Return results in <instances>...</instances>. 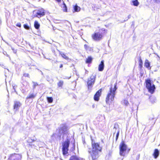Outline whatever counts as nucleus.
Masks as SVG:
<instances>
[{"label": "nucleus", "mask_w": 160, "mask_h": 160, "mask_svg": "<svg viewBox=\"0 0 160 160\" xmlns=\"http://www.w3.org/2000/svg\"><path fill=\"white\" fill-rule=\"evenodd\" d=\"M92 150L89 151L92 158V160H96L99 157V152H101L102 148L98 143H96L92 141Z\"/></svg>", "instance_id": "nucleus-1"}, {"label": "nucleus", "mask_w": 160, "mask_h": 160, "mask_svg": "<svg viewBox=\"0 0 160 160\" xmlns=\"http://www.w3.org/2000/svg\"><path fill=\"white\" fill-rule=\"evenodd\" d=\"M116 89V84H115L113 90H112V87H111L110 88L106 98V101L107 103H109V102H111L114 100L115 96V92Z\"/></svg>", "instance_id": "nucleus-2"}, {"label": "nucleus", "mask_w": 160, "mask_h": 160, "mask_svg": "<svg viewBox=\"0 0 160 160\" xmlns=\"http://www.w3.org/2000/svg\"><path fill=\"white\" fill-rule=\"evenodd\" d=\"M70 141L67 139L62 143V152L63 155H68V147L70 144Z\"/></svg>", "instance_id": "nucleus-3"}, {"label": "nucleus", "mask_w": 160, "mask_h": 160, "mask_svg": "<svg viewBox=\"0 0 160 160\" xmlns=\"http://www.w3.org/2000/svg\"><path fill=\"white\" fill-rule=\"evenodd\" d=\"M146 87L148 89L149 92L151 93H153L155 88L154 85L152 84L151 81L149 79L146 80Z\"/></svg>", "instance_id": "nucleus-4"}, {"label": "nucleus", "mask_w": 160, "mask_h": 160, "mask_svg": "<svg viewBox=\"0 0 160 160\" xmlns=\"http://www.w3.org/2000/svg\"><path fill=\"white\" fill-rule=\"evenodd\" d=\"M127 148V146L123 142H121L119 145L120 155L124 156Z\"/></svg>", "instance_id": "nucleus-5"}, {"label": "nucleus", "mask_w": 160, "mask_h": 160, "mask_svg": "<svg viewBox=\"0 0 160 160\" xmlns=\"http://www.w3.org/2000/svg\"><path fill=\"white\" fill-rule=\"evenodd\" d=\"M95 80V76L92 75L91 76L90 78L88 79L87 84L88 89L91 88L94 84Z\"/></svg>", "instance_id": "nucleus-6"}, {"label": "nucleus", "mask_w": 160, "mask_h": 160, "mask_svg": "<svg viewBox=\"0 0 160 160\" xmlns=\"http://www.w3.org/2000/svg\"><path fill=\"white\" fill-rule=\"evenodd\" d=\"M67 133L68 128L66 126L62 125L60 127L59 130V136H60L62 134H66Z\"/></svg>", "instance_id": "nucleus-7"}, {"label": "nucleus", "mask_w": 160, "mask_h": 160, "mask_svg": "<svg viewBox=\"0 0 160 160\" xmlns=\"http://www.w3.org/2000/svg\"><path fill=\"white\" fill-rule=\"evenodd\" d=\"M102 37V33L99 32H96L92 35L93 39L95 40H99Z\"/></svg>", "instance_id": "nucleus-8"}, {"label": "nucleus", "mask_w": 160, "mask_h": 160, "mask_svg": "<svg viewBox=\"0 0 160 160\" xmlns=\"http://www.w3.org/2000/svg\"><path fill=\"white\" fill-rule=\"evenodd\" d=\"M21 156L19 154L14 153L11 155L9 159L10 160H21Z\"/></svg>", "instance_id": "nucleus-9"}, {"label": "nucleus", "mask_w": 160, "mask_h": 160, "mask_svg": "<svg viewBox=\"0 0 160 160\" xmlns=\"http://www.w3.org/2000/svg\"><path fill=\"white\" fill-rule=\"evenodd\" d=\"M44 15V10L42 8L39 9L37 11L36 14V16L38 18H40L42 17Z\"/></svg>", "instance_id": "nucleus-10"}, {"label": "nucleus", "mask_w": 160, "mask_h": 160, "mask_svg": "<svg viewBox=\"0 0 160 160\" xmlns=\"http://www.w3.org/2000/svg\"><path fill=\"white\" fill-rule=\"evenodd\" d=\"M102 92V89H100L94 95V100L96 101H98L99 100V98L101 96Z\"/></svg>", "instance_id": "nucleus-11"}, {"label": "nucleus", "mask_w": 160, "mask_h": 160, "mask_svg": "<svg viewBox=\"0 0 160 160\" xmlns=\"http://www.w3.org/2000/svg\"><path fill=\"white\" fill-rule=\"evenodd\" d=\"M21 105V103L19 102H15L14 108L16 110H17Z\"/></svg>", "instance_id": "nucleus-12"}, {"label": "nucleus", "mask_w": 160, "mask_h": 160, "mask_svg": "<svg viewBox=\"0 0 160 160\" xmlns=\"http://www.w3.org/2000/svg\"><path fill=\"white\" fill-rule=\"evenodd\" d=\"M104 67V64L103 61H102L100 64L98 66V70L100 71H102L103 70Z\"/></svg>", "instance_id": "nucleus-13"}, {"label": "nucleus", "mask_w": 160, "mask_h": 160, "mask_svg": "<svg viewBox=\"0 0 160 160\" xmlns=\"http://www.w3.org/2000/svg\"><path fill=\"white\" fill-rule=\"evenodd\" d=\"M36 96V94L33 93H30L27 96L26 98V100H27L29 99H33Z\"/></svg>", "instance_id": "nucleus-14"}, {"label": "nucleus", "mask_w": 160, "mask_h": 160, "mask_svg": "<svg viewBox=\"0 0 160 160\" xmlns=\"http://www.w3.org/2000/svg\"><path fill=\"white\" fill-rule=\"evenodd\" d=\"M130 3L131 5L135 6H138L139 3L138 0H132Z\"/></svg>", "instance_id": "nucleus-15"}, {"label": "nucleus", "mask_w": 160, "mask_h": 160, "mask_svg": "<svg viewBox=\"0 0 160 160\" xmlns=\"http://www.w3.org/2000/svg\"><path fill=\"white\" fill-rule=\"evenodd\" d=\"M159 154V152L158 150L157 149H156L155 150L153 154V156H154V158L155 159L157 158L158 157Z\"/></svg>", "instance_id": "nucleus-16"}, {"label": "nucleus", "mask_w": 160, "mask_h": 160, "mask_svg": "<svg viewBox=\"0 0 160 160\" xmlns=\"http://www.w3.org/2000/svg\"><path fill=\"white\" fill-rule=\"evenodd\" d=\"M144 66L149 69H150L151 68V67H150V63L147 59L145 60Z\"/></svg>", "instance_id": "nucleus-17"}, {"label": "nucleus", "mask_w": 160, "mask_h": 160, "mask_svg": "<svg viewBox=\"0 0 160 160\" xmlns=\"http://www.w3.org/2000/svg\"><path fill=\"white\" fill-rule=\"evenodd\" d=\"M69 160H83V159L81 158H79L76 156H72L71 157Z\"/></svg>", "instance_id": "nucleus-18"}, {"label": "nucleus", "mask_w": 160, "mask_h": 160, "mask_svg": "<svg viewBox=\"0 0 160 160\" xmlns=\"http://www.w3.org/2000/svg\"><path fill=\"white\" fill-rule=\"evenodd\" d=\"M74 10L75 12H78L80 10L81 8L77 5H76L74 7Z\"/></svg>", "instance_id": "nucleus-19"}, {"label": "nucleus", "mask_w": 160, "mask_h": 160, "mask_svg": "<svg viewBox=\"0 0 160 160\" xmlns=\"http://www.w3.org/2000/svg\"><path fill=\"white\" fill-rule=\"evenodd\" d=\"M92 59L91 57H88L87 59L86 62V63H90L91 62Z\"/></svg>", "instance_id": "nucleus-20"}, {"label": "nucleus", "mask_w": 160, "mask_h": 160, "mask_svg": "<svg viewBox=\"0 0 160 160\" xmlns=\"http://www.w3.org/2000/svg\"><path fill=\"white\" fill-rule=\"evenodd\" d=\"M59 54L61 55L62 57L64 58L66 60H68L69 59L68 57L64 53H62L61 52H59Z\"/></svg>", "instance_id": "nucleus-21"}, {"label": "nucleus", "mask_w": 160, "mask_h": 160, "mask_svg": "<svg viewBox=\"0 0 160 160\" xmlns=\"http://www.w3.org/2000/svg\"><path fill=\"white\" fill-rule=\"evenodd\" d=\"M34 26L35 28L37 29H38L40 27V25L38 22L35 21L34 22Z\"/></svg>", "instance_id": "nucleus-22"}, {"label": "nucleus", "mask_w": 160, "mask_h": 160, "mask_svg": "<svg viewBox=\"0 0 160 160\" xmlns=\"http://www.w3.org/2000/svg\"><path fill=\"white\" fill-rule=\"evenodd\" d=\"M84 48L85 49L88 51H91L92 50V48H90L86 44H85L84 45Z\"/></svg>", "instance_id": "nucleus-23"}, {"label": "nucleus", "mask_w": 160, "mask_h": 160, "mask_svg": "<svg viewBox=\"0 0 160 160\" xmlns=\"http://www.w3.org/2000/svg\"><path fill=\"white\" fill-rule=\"evenodd\" d=\"M63 84V81L60 80L58 83V87L62 88Z\"/></svg>", "instance_id": "nucleus-24"}, {"label": "nucleus", "mask_w": 160, "mask_h": 160, "mask_svg": "<svg viewBox=\"0 0 160 160\" xmlns=\"http://www.w3.org/2000/svg\"><path fill=\"white\" fill-rule=\"evenodd\" d=\"M62 7L63 8V10L65 12L67 11V6L65 3L63 2V4L62 5Z\"/></svg>", "instance_id": "nucleus-25"}, {"label": "nucleus", "mask_w": 160, "mask_h": 160, "mask_svg": "<svg viewBox=\"0 0 160 160\" xmlns=\"http://www.w3.org/2000/svg\"><path fill=\"white\" fill-rule=\"evenodd\" d=\"M47 99L48 102L49 103H51L53 101V98L51 97H48L47 98Z\"/></svg>", "instance_id": "nucleus-26"}, {"label": "nucleus", "mask_w": 160, "mask_h": 160, "mask_svg": "<svg viewBox=\"0 0 160 160\" xmlns=\"http://www.w3.org/2000/svg\"><path fill=\"white\" fill-rule=\"evenodd\" d=\"M36 139L35 138V139H32L29 138L28 140V142L29 143H32L33 142L36 141Z\"/></svg>", "instance_id": "nucleus-27"}, {"label": "nucleus", "mask_w": 160, "mask_h": 160, "mask_svg": "<svg viewBox=\"0 0 160 160\" xmlns=\"http://www.w3.org/2000/svg\"><path fill=\"white\" fill-rule=\"evenodd\" d=\"M122 103L123 104H124L126 106H128V104H129L128 101L127 100H124L122 101Z\"/></svg>", "instance_id": "nucleus-28"}, {"label": "nucleus", "mask_w": 160, "mask_h": 160, "mask_svg": "<svg viewBox=\"0 0 160 160\" xmlns=\"http://www.w3.org/2000/svg\"><path fill=\"white\" fill-rule=\"evenodd\" d=\"M140 62L139 64V67L140 69L142 68V60L141 59L140 60Z\"/></svg>", "instance_id": "nucleus-29"}, {"label": "nucleus", "mask_w": 160, "mask_h": 160, "mask_svg": "<svg viewBox=\"0 0 160 160\" xmlns=\"http://www.w3.org/2000/svg\"><path fill=\"white\" fill-rule=\"evenodd\" d=\"M24 28L27 29H29V26L27 24H24L23 25Z\"/></svg>", "instance_id": "nucleus-30"}, {"label": "nucleus", "mask_w": 160, "mask_h": 160, "mask_svg": "<svg viewBox=\"0 0 160 160\" xmlns=\"http://www.w3.org/2000/svg\"><path fill=\"white\" fill-rule=\"evenodd\" d=\"M32 83L33 84V88H35L36 86L38 85V84L36 82H33Z\"/></svg>", "instance_id": "nucleus-31"}, {"label": "nucleus", "mask_w": 160, "mask_h": 160, "mask_svg": "<svg viewBox=\"0 0 160 160\" xmlns=\"http://www.w3.org/2000/svg\"><path fill=\"white\" fill-rule=\"evenodd\" d=\"M119 135V131H118L117 132V133L116 134V140H117V139L118 138Z\"/></svg>", "instance_id": "nucleus-32"}, {"label": "nucleus", "mask_w": 160, "mask_h": 160, "mask_svg": "<svg viewBox=\"0 0 160 160\" xmlns=\"http://www.w3.org/2000/svg\"><path fill=\"white\" fill-rule=\"evenodd\" d=\"M23 76L25 77H29V74L28 73H24Z\"/></svg>", "instance_id": "nucleus-33"}, {"label": "nucleus", "mask_w": 160, "mask_h": 160, "mask_svg": "<svg viewBox=\"0 0 160 160\" xmlns=\"http://www.w3.org/2000/svg\"><path fill=\"white\" fill-rule=\"evenodd\" d=\"M16 26L18 27H20L21 26V25L20 23H17L16 24Z\"/></svg>", "instance_id": "nucleus-34"}, {"label": "nucleus", "mask_w": 160, "mask_h": 160, "mask_svg": "<svg viewBox=\"0 0 160 160\" xmlns=\"http://www.w3.org/2000/svg\"><path fill=\"white\" fill-rule=\"evenodd\" d=\"M12 49L13 51V52L14 53H16L17 52V51L16 50H14V48H12Z\"/></svg>", "instance_id": "nucleus-35"}, {"label": "nucleus", "mask_w": 160, "mask_h": 160, "mask_svg": "<svg viewBox=\"0 0 160 160\" xmlns=\"http://www.w3.org/2000/svg\"><path fill=\"white\" fill-rule=\"evenodd\" d=\"M154 1L157 3H159L160 2V0H154Z\"/></svg>", "instance_id": "nucleus-36"}, {"label": "nucleus", "mask_w": 160, "mask_h": 160, "mask_svg": "<svg viewBox=\"0 0 160 160\" xmlns=\"http://www.w3.org/2000/svg\"><path fill=\"white\" fill-rule=\"evenodd\" d=\"M62 67H63V65L62 64H61V65L60 66V68H62Z\"/></svg>", "instance_id": "nucleus-37"}, {"label": "nucleus", "mask_w": 160, "mask_h": 160, "mask_svg": "<svg viewBox=\"0 0 160 160\" xmlns=\"http://www.w3.org/2000/svg\"><path fill=\"white\" fill-rule=\"evenodd\" d=\"M88 72V71L87 70H86V73H87Z\"/></svg>", "instance_id": "nucleus-38"}, {"label": "nucleus", "mask_w": 160, "mask_h": 160, "mask_svg": "<svg viewBox=\"0 0 160 160\" xmlns=\"http://www.w3.org/2000/svg\"><path fill=\"white\" fill-rule=\"evenodd\" d=\"M60 159L61 160H62L61 158H60Z\"/></svg>", "instance_id": "nucleus-39"}]
</instances>
